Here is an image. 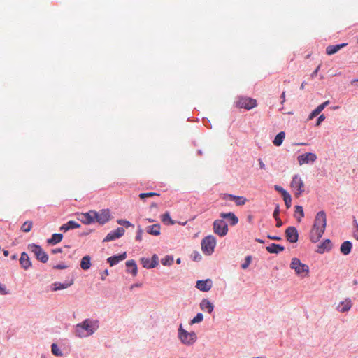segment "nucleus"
Returning a JSON list of instances; mask_svg holds the SVG:
<instances>
[{"label": "nucleus", "mask_w": 358, "mask_h": 358, "mask_svg": "<svg viewBox=\"0 0 358 358\" xmlns=\"http://www.w3.org/2000/svg\"><path fill=\"white\" fill-rule=\"evenodd\" d=\"M143 233V230L142 229V228L140 226H138L137 232H136V236L135 237V239L136 241H141L142 240Z\"/></svg>", "instance_id": "46"}, {"label": "nucleus", "mask_w": 358, "mask_h": 358, "mask_svg": "<svg viewBox=\"0 0 358 358\" xmlns=\"http://www.w3.org/2000/svg\"><path fill=\"white\" fill-rule=\"evenodd\" d=\"M317 159V156L313 152H306L297 157L298 162L300 165L303 164L313 163Z\"/></svg>", "instance_id": "13"}, {"label": "nucleus", "mask_w": 358, "mask_h": 358, "mask_svg": "<svg viewBox=\"0 0 358 358\" xmlns=\"http://www.w3.org/2000/svg\"><path fill=\"white\" fill-rule=\"evenodd\" d=\"M285 237L287 241L294 243L298 241L299 233L295 227H288L285 230Z\"/></svg>", "instance_id": "11"}, {"label": "nucleus", "mask_w": 358, "mask_h": 358, "mask_svg": "<svg viewBox=\"0 0 358 358\" xmlns=\"http://www.w3.org/2000/svg\"><path fill=\"white\" fill-rule=\"evenodd\" d=\"M267 237L271 239V240H273V241H281L282 240V238L280 236H271V235H268Z\"/></svg>", "instance_id": "52"}, {"label": "nucleus", "mask_w": 358, "mask_h": 358, "mask_svg": "<svg viewBox=\"0 0 358 358\" xmlns=\"http://www.w3.org/2000/svg\"><path fill=\"white\" fill-rule=\"evenodd\" d=\"M283 200L285 201V206L287 208H289L292 203V197L291 195L287 192V194H285L283 196Z\"/></svg>", "instance_id": "40"}, {"label": "nucleus", "mask_w": 358, "mask_h": 358, "mask_svg": "<svg viewBox=\"0 0 358 358\" xmlns=\"http://www.w3.org/2000/svg\"><path fill=\"white\" fill-rule=\"evenodd\" d=\"M215 245L216 239L212 235L206 236L201 241L202 251L207 255H210L214 252Z\"/></svg>", "instance_id": "5"}, {"label": "nucleus", "mask_w": 358, "mask_h": 358, "mask_svg": "<svg viewBox=\"0 0 358 358\" xmlns=\"http://www.w3.org/2000/svg\"><path fill=\"white\" fill-rule=\"evenodd\" d=\"M213 229V232L220 237L226 236L229 231L227 222L222 218L214 220Z\"/></svg>", "instance_id": "6"}, {"label": "nucleus", "mask_w": 358, "mask_h": 358, "mask_svg": "<svg viewBox=\"0 0 358 358\" xmlns=\"http://www.w3.org/2000/svg\"><path fill=\"white\" fill-rule=\"evenodd\" d=\"M257 106V101L252 98L241 97L236 103V106L240 108H244L248 110L255 108Z\"/></svg>", "instance_id": "10"}, {"label": "nucleus", "mask_w": 358, "mask_h": 358, "mask_svg": "<svg viewBox=\"0 0 358 358\" xmlns=\"http://www.w3.org/2000/svg\"><path fill=\"white\" fill-rule=\"evenodd\" d=\"M99 328V322L90 318L75 326V335L78 338H86L92 335Z\"/></svg>", "instance_id": "1"}, {"label": "nucleus", "mask_w": 358, "mask_h": 358, "mask_svg": "<svg viewBox=\"0 0 358 358\" xmlns=\"http://www.w3.org/2000/svg\"><path fill=\"white\" fill-rule=\"evenodd\" d=\"M274 189L277 192H280L282 194V196H283L285 194L287 193V192L285 189H284L282 187H280L279 185H275Z\"/></svg>", "instance_id": "48"}, {"label": "nucleus", "mask_w": 358, "mask_h": 358, "mask_svg": "<svg viewBox=\"0 0 358 358\" xmlns=\"http://www.w3.org/2000/svg\"><path fill=\"white\" fill-rule=\"evenodd\" d=\"M28 249L36 256L38 260L43 263L48 262V256L41 246L36 244H30L28 246Z\"/></svg>", "instance_id": "7"}, {"label": "nucleus", "mask_w": 358, "mask_h": 358, "mask_svg": "<svg viewBox=\"0 0 358 358\" xmlns=\"http://www.w3.org/2000/svg\"><path fill=\"white\" fill-rule=\"evenodd\" d=\"M141 263L144 268H153L156 267L159 264L158 256L155 254L152 256L151 259L146 257H142L141 259Z\"/></svg>", "instance_id": "12"}, {"label": "nucleus", "mask_w": 358, "mask_h": 358, "mask_svg": "<svg viewBox=\"0 0 358 358\" xmlns=\"http://www.w3.org/2000/svg\"><path fill=\"white\" fill-rule=\"evenodd\" d=\"M55 268H57V269H64L66 268V266L65 265H61V264H58L55 266H54Z\"/></svg>", "instance_id": "59"}, {"label": "nucleus", "mask_w": 358, "mask_h": 358, "mask_svg": "<svg viewBox=\"0 0 358 358\" xmlns=\"http://www.w3.org/2000/svg\"><path fill=\"white\" fill-rule=\"evenodd\" d=\"M329 101H326L322 104L319 105L315 110H313L309 115V120L313 119L317 116L324 108L329 104Z\"/></svg>", "instance_id": "23"}, {"label": "nucleus", "mask_w": 358, "mask_h": 358, "mask_svg": "<svg viewBox=\"0 0 358 358\" xmlns=\"http://www.w3.org/2000/svg\"><path fill=\"white\" fill-rule=\"evenodd\" d=\"M142 285L141 283H135V284H133L132 285H131L130 287V289H133L134 287H141Z\"/></svg>", "instance_id": "61"}, {"label": "nucleus", "mask_w": 358, "mask_h": 358, "mask_svg": "<svg viewBox=\"0 0 358 358\" xmlns=\"http://www.w3.org/2000/svg\"><path fill=\"white\" fill-rule=\"evenodd\" d=\"M87 215L92 218H94V221L99 224H103L107 222L110 219V211L108 209H103L99 212L95 210H90L87 212Z\"/></svg>", "instance_id": "4"}, {"label": "nucleus", "mask_w": 358, "mask_h": 358, "mask_svg": "<svg viewBox=\"0 0 358 358\" xmlns=\"http://www.w3.org/2000/svg\"><path fill=\"white\" fill-rule=\"evenodd\" d=\"M213 287V281L210 279L197 280L196 287L201 292H208Z\"/></svg>", "instance_id": "14"}, {"label": "nucleus", "mask_w": 358, "mask_h": 358, "mask_svg": "<svg viewBox=\"0 0 358 358\" xmlns=\"http://www.w3.org/2000/svg\"><path fill=\"white\" fill-rule=\"evenodd\" d=\"M324 120H325L324 115H323V114L320 115L317 120L316 126H319L322 123V122L324 121Z\"/></svg>", "instance_id": "50"}, {"label": "nucleus", "mask_w": 358, "mask_h": 358, "mask_svg": "<svg viewBox=\"0 0 358 358\" xmlns=\"http://www.w3.org/2000/svg\"><path fill=\"white\" fill-rule=\"evenodd\" d=\"M353 237L358 241V229L354 231Z\"/></svg>", "instance_id": "62"}, {"label": "nucleus", "mask_w": 358, "mask_h": 358, "mask_svg": "<svg viewBox=\"0 0 358 358\" xmlns=\"http://www.w3.org/2000/svg\"><path fill=\"white\" fill-rule=\"evenodd\" d=\"M275 220H276V227L278 228H280L282 226L283 224V222H282V220L280 219V217L278 218H275Z\"/></svg>", "instance_id": "53"}, {"label": "nucleus", "mask_w": 358, "mask_h": 358, "mask_svg": "<svg viewBox=\"0 0 358 358\" xmlns=\"http://www.w3.org/2000/svg\"><path fill=\"white\" fill-rule=\"evenodd\" d=\"M112 241V234L109 233L106 236V237L104 238V241Z\"/></svg>", "instance_id": "58"}, {"label": "nucleus", "mask_w": 358, "mask_h": 358, "mask_svg": "<svg viewBox=\"0 0 358 358\" xmlns=\"http://www.w3.org/2000/svg\"><path fill=\"white\" fill-rule=\"evenodd\" d=\"M108 270H105L103 273H101V279L104 280L106 276L108 275Z\"/></svg>", "instance_id": "56"}, {"label": "nucleus", "mask_w": 358, "mask_h": 358, "mask_svg": "<svg viewBox=\"0 0 358 358\" xmlns=\"http://www.w3.org/2000/svg\"><path fill=\"white\" fill-rule=\"evenodd\" d=\"M162 221L166 225H172L174 224V221L171 219L168 212H166L162 215Z\"/></svg>", "instance_id": "32"}, {"label": "nucleus", "mask_w": 358, "mask_h": 358, "mask_svg": "<svg viewBox=\"0 0 358 358\" xmlns=\"http://www.w3.org/2000/svg\"><path fill=\"white\" fill-rule=\"evenodd\" d=\"M178 337L180 342L185 345H192L197 340V336L194 331L189 332L183 329L180 324L178 329Z\"/></svg>", "instance_id": "2"}, {"label": "nucleus", "mask_w": 358, "mask_h": 358, "mask_svg": "<svg viewBox=\"0 0 358 358\" xmlns=\"http://www.w3.org/2000/svg\"><path fill=\"white\" fill-rule=\"evenodd\" d=\"M327 226V216L324 211H319L315 218L314 224L312 229L318 231V236L315 237V241L318 237H322Z\"/></svg>", "instance_id": "3"}, {"label": "nucleus", "mask_w": 358, "mask_h": 358, "mask_svg": "<svg viewBox=\"0 0 358 358\" xmlns=\"http://www.w3.org/2000/svg\"><path fill=\"white\" fill-rule=\"evenodd\" d=\"M279 214H280L279 205H276V206L275 208V210L273 211V217L274 218H278L279 217Z\"/></svg>", "instance_id": "49"}, {"label": "nucleus", "mask_w": 358, "mask_h": 358, "mask_svg": "<svg viewBox=\"0 0 358 358\" xmlns=\"http://www.w3.org/2000/svg\"><path fill=\"white\" fill-rule=\"evenodd\" d=\"M258 162H259V165L260 169H266V166H265L264 163L263 162V161L261 159H258Z\"/></svg>", "instance_id": "54"}, {"label": "nucleus", "mask_w": 358, "mask_h": 358, "mask_svg": "<svg viewBox=\"0 0 358 358\" xmlns=\"http://www.w3.org/2000/svg\"><path fill=\"white\" fill-rule=\"evenodd\" d=\"M285 138V133L284 131L279 132L273 141V143L275 146H280Z\"/></svg>", "instance_id": "29"}, {"label": "nucleus", "mask_w": 358, "mask_h": 358, "mask_svg": "<svg viewBox=\"0 0 358 358\" xmlns=\"http://www.w3.org/2000/svg\"><path fill=\"white\" fill-rule=\"evenodd\" d=\"M158 196L159 194L155 192H147V193H141L139 194V197L141 199H144L148 197H152L153 196Z\"/></svg>", "instance_id": "45"}, {"label": "nucleus", "mask_w": 358, "mask_h": 358, "mask_svg": "<svg viewBox=\"0 0 358 358\" xmlns=\"http://www.w3.org/2000/svg\"><path fill=\"white\" fill-rule=\"evenodd\" d=\"M352 224L355 229H358V222L355 217H353Z\"/></svg>", "instance_id": "57"}, {"label": "nucleus", "mask_w": 358, "mask_h": 358, "mask_svg": "<svg viewBox=\"0 0 358 358\" xmlns=\"http://www.w3.org/2000/svg\"><path fill=\"white\" fill-rule=\"evenodd\" d=\"M320 65H319L315 69V71L311 73V77L312 78H314L317 76V72L318 71L320 70Z\"/></svg>", "instance_id": "55"}, {"label": "nucleus", "mask_w": 358, "mask_h": 358, "mask_svg": "<svg viewBox=\"0 0 358 358\" xmlns=\"http://www.w3.org/2000/svg\"><path fill=\"white\" fill-rule=\"evenodd\" d=\"M220 217L223 220H227L231 226H235L238 222V217L232 212L221 213Z\"/></svg>", "instance_id": "15"}, {"label": "nucleus", "mask_w": 358, "mask_h": 358, "mask_svg": "<svg viewBox=\"0 0 358 358\" xmlns=\"http://www.w3.org/2000/svg\"><path fill=\"white\" fill-rule=\"evenodd\" d=\"M124 228L122 227H117L115 230L113 231V240L122 237L124 234Z\"/></svg>", "instance_id": "34"}, {"label": "nucleus", "mask_w": 358, "mask_h": 358, "mask_svg": "<svg viewBox=\"0 0 358 358\" xmlns=\"http://www.w3.org/2000/svg\"><path fill=\"white\" fill-rule=\"evenodd\" d=\"M91 266V258L87 255L82 258L80 262V267L83 270H88Z\"/></svg>", "instance_id": "30"}, {"label": "nucleus", "mask_w": 358, "mask_h": 358, "mask_svg": "<svg viewBox=\"0 0 358 358\" xmlns=\"http://www.w3.org/2000/svg\"><path fill=\"white\" fill-rule=\"evenodd\" d=\"M51 350H52V354L56 356H62V352L58 348L57 345L55 343L52 344Z\"/></svg>", "instance_id": "42"}, {"label": "nucleus", "mask_w": 358, "mask_h": 358, "mask_svg": "<svg viewBox=\"0 0 358 358\" xmlns=\"http://www.w3.org/2000/svg\"><path fill=\"white\" fill-rule=\"evenodd\" d=\"M33 222L31 221H26L21 227V230L24 232H29L32 228Z\"/></svg>", "instance_id": "36"}, {"label": "nucleus", "mask_w": 358, "mask_h": 358, "mask_svg": "<svg viewBox=\"0 0 358 358\" xmlns=\"http://www.w3.org/2000/svg\"><path fill=\"white\" fill-rule=\"evenodd\" d=\"M352 244L349 241H344L340 248L341 252L344 255H348L351 252Z\"/></svg>", "instance_id": "25"}, {"label": "nucleus", "mask_w": 358, "mask_h": 358, "mask_svg": "<svg viewBox=\"0 0 358 358\" xmlns=\"http://www.w3.org/2000/svg\"><path fill=\"white\" fill-rule=\"evenodd\" d=\"M281 98L282 99V103H283L285 101V92H283L281 94Z\"/></svg>", "instance_id": "63"}, {"label": "nucleus", "mask_w": 358, "mask_h": 358, "mask_svg": "<svg viewBox=\"0 0 358 358\" xmlns=\"http://www.w3.org/2000/svg\"><path fill=\"white\" fill-rule=\"evenodd\" d=\"M63 235L62 234H54L52 237L48 240V243L51 245H55L62 240Z\"/></svg>", "instance_id": "31"}, {"label": "nucleus", "mask_w": 358, "mask_h": 358, "mask_svg": "<svg viewBox=\"0 0 358 358\" xmlns=\"http://www.w3.org/2000/svg\"><path fill=\"white\" fill-rule=\"evenodd\" d=\"M117 222L123 228H128L129 227H134V224H132L130 222L125 220L119 219L117 220Z\"/></svg>", "instance_id": "41"}, {"label": "nucleus", "mask_w": 358, "mask_h": 358, "mask_svg": "<svg viewBox=\"0 0 358 358\" xmlns=\"http://www.w3.org/2000/svg\"><path fill=\"white\" fill-rule=\"evenodd\" d=\"M291 187L294 190L296 196H300L304 192V183L299 175H294L291 182Z\"/></svg>", "instance_id": "9"}, {"label": "nucleus", "mask_w": 358, "mask_h": 358, "mask_svg": "<svg viewBox=\"0 0 358 358\" xmlns=\"http://www.w3.org/2000/svg\"><path fill=\"white\" fill-rule=\"evenodd\" d=\"M203 320V315L201 313H198L196 315L190 320L189 324L193 325L194 324L200 323Z\"/></svg>", "instance_id": "35"}, {"label": "nucleus", "mask_w": 358, "mask_h": 358, "mask_svg": "<svg viewBox=\"0 0 358 358\" xmlns=\"http://www.w3.org/2000/svg\"><path fill=\"white\" fill-rule=\"evenodd\" d=\"M222 199H229L230 201H235V203L237 206L245 205V203L247 202L246 198H245L243 196H236V195L229 194H224L222 196Z\"/></svg>", "instance_id": "16"}, {"label": "nucleus", "mask_w": 358, "mask_h": 358, "mask_svg": "<svg viewBox=\"0 0 358 358\" xmlns=\"http://www.w3.org/2000/svg\"><path fill=\"white\" fill-rule=\"evenodd\" d=\"M127 267V272L131 273L133 276H136L138 273V267L136 262L134 259H130L125 263Z\"/></svg>", "instance_id": "18"}, {"label": "nucleus", "mask_w": 358, "mask_h": 358, "mask_svg": "<svg viewBox=\"0 0 358 358\" xmlns=\"http://www.w3.org/2000/svg\"><path fill=\"white\" fill-rule=\"evenodd\" d=\"M192 257L194 260L195 261H199V260H201V255H200V253L197 251H194L192 255Z\"/></svg>", "instance_id": "47"}, {"label": "nucleus", "mask_w": 358, "mask_h": 358, "mask_svg": "<svg viewBox=\"0 0 358 358\" xmlns=\"http://www.w3.org/2000/svg\"><path fill=\"white\" fill-rule=\"evenodd\" d=\"M107 262L110 264V265L112 266V262H113V259H112V257H110L107 259Z\"/></svg>", "instance_id": "64"}, {"label": "nucleus", "mask_w": 358, "mask_h": 358, "mask_svg": "<svg viewBox=\"0 0 358 358\" xmlns=\"http://www.w3.org/2000/svg\"><path fill=\"white\" fill-rule=\"evenodd\" d=\"M266 249L269 253L278 254L280 252L284 251L285 248L281 245L277 243H271L268 246H266Z\"/></svg>", "instance_id": "22"}, {"label": "nucleus", "mask_w": 358, "mask_h": 358, "mask_svg": "<svg viewBox=\"0 0 358 358\" xmlns=\"http://www.w3.org/2000/svg\"><path fill=\"white\" fill-rule=\"evenodd\" d=\"M346 45H347V43H341V44L334 45H329L326 48V53L329 55H331L333 54L336 53L342 48H343Z\"/></svg>", "instance_id": "24"}, {"label": "nucleus", "mask_w": 358, "mask_h": 358, "mask_svg": "<svg viewBox=\"0 0 358 358\" xmlns=\"http://www.w3.org/2000/svg\"><path fill=\"white\" fill-rule=\"evenodd\" d=\"M20 264L21 266L25 270H27L31 266L30 259L28 255L24 252L21 254V257L20 258Z\"/></svg>", "instance_id": "19"}, {"label": "nucleus", "mask_w": 358, "mask_h": 358, "mask_svg": "<svg viewBox=\"0 0 358 358\" xmlns=\"http://www.w3.org/2000/svg\"><path fill=\"white\" fill-rule=\"evenodd\" d=\"M173 261L172 255H166L161 259V263L164 266H171L173 264Z\"/></svg>", "instance_id": "33"}, {"label": "nucleus", "mask_w": 358, "mask_h": 358, "mask_svg": "<svg viewBox=\"0 0 358 358\" xmlns=\"http://www.w3.org/2000/svg\"><path fill=\"white\" fill-rule=\"evenodd\" d=\"M201 310L211 313L214 310V305L208 299H203L199 304Z\"/></svg>", "instance_id": "17"}, {"label": "nucleus", "mask_w": 358, "mask_h": 358, "mask_svg": "<svg viewBox=\"0 0 358 358\" xmlns=\"http://www.w3.org/2000/svg\"><path fill=\"white\" fill-rule=\"evenodd\" d=\"M297 214L299 215V217L297 218V220L301 222V219L304 217L303 209L301 206H295V215L296 216Z\"/></svg>", "instance_id": "39"}, {"label": "nucleus", "mask_w": 358, "mask_h": 358, "mask_svg": "<svg viewBox=\"0 0 358 358\" xmlns=\"http://www.w3.org/2000/svg\"><path fill=\"white\" fill-rule=\"evenodd\" d=\"M318 231H316L315 230V229H312L311 231H310V240L312 243H317L320 241V239L322 238V237H318V238L317 239V241H315V237H317L318 236Z\"/></svg>", "instance_id": "38"}, {"label": "nucleus", "mask_w": 358, "mask_h": 358, "mask_svg": "<svg viewBox=\"0 0 358 358\" xmlns=\"http://www.w3.org/2000/svg\"><path fill=\"white\" fill-rule=\"evenodd\" d=\"M126 257H127L126 252H124L120 255H113V265L118 264L120 262V261L124 259Z\"/></svg>", "instance_id": "37"}, {"label": "nucleus", "mask_w": 358, "mask_h": 358, "mask_svg": "<svg viewBox=\"0 0 358 358\" xmlns=\"http://www.w3.org/2000/svg\"><path fill=\"white\" fill-rule=\"evenodd\" d=\"M290 268L294 270L297 275H301L303 273L308 274L309 273L308 266L301 263L300 259L296 257L292 259Z\"/></svg>", "instance_id": "8"}, {"label": "nucleus", "mask_w": 358, "mask_h": 358, "mask_svg": "<svg viewBox=\"0 0 358 358\" xmlns=\"http://www.w3.org/2000/svg\"><path fill=\"white\" fill-rule=\"evenodd\" d=\"M73 281L71 280L69 282L66 283H61L59 282H56L54 284H52V290L53 291H57L66 289L69 287H70L73 284Z\"/></svg>", "instance_id": "28"}, {"label": "nucleus", "mask_w": 358, "mask_h": 358, "mask_svg": "<svg viewBox=\"0 0 358 358\" xmlns=\"http://www.w3.org/2000/svg\"><path fill=\"white\" fill-rule=\"evenodd\" d=\"M0 294H3V295H5V294H8V292L6 290V287L3 285H2V284H0Z\"/></svg>", "instance_id": "51"}, {"label": "nucleus", "mask_w": 358, "mask_h": 358, "mask_svg": "<svg viewBox=\"0 0 358 358\" xmlns=\"http://www.w3.org/2000/svg\"><path fill=\"white\" fill-rule=\"evenodd\" d=\"M252 257L250 255L246 256L245 259V262L241 264V268L243 269H246L251 263Z\"/></svg>", "instance_id": "44"}, {"label": "nucleus", "mask_w": 358, "mask_h": 358, "mask_svg": "<svg viewBox=\"0 0 358 358\" xmlns=\"http://www.w3.org/2000/svg\"><path fill=\"white\" fill-rule=\"evenodd\" d=\"M62 252V249H61V248H56V249H53V250H52V252L53 254L60 253V252Z\"/></svg>", "instance_id": "60"}, {"label": "nucleus", "mask_w": 358, "mask_h": 358, "mask_svg": "<svg viewBox=\"0 0 358 358\" xmlns=\"http://www.w3.org/2000/svg\"><path fill=\"white\" fill-rule=\"evenodd\" d=\"M352 307V302L350 299H346L345 301H341L337 306V310L341 313L348 312Z\"/></svg>", "instance_id": "20"}, {"label": "nucleus", "mask_w": 358, "mask_h": 358, "mask_svg": "<svg viewBox=\"0 0 358 358\" xmlns=\"http://www.w3.org/2000/svg\"><path fill=\"white\" fill-rule=\"evenodd\" d=\"M332 248L331 241L329 239H325L319 246L317 250V252L322 254L325 251L331 250Z\"/></svg>", "instance_id": "21"}, {"label": "nucleus", "mask_w": 358, "mask_h": 358, "mask_svg": "<svg viewBox=\"0 0 358 358\" xmlns=\"http://www.w3.org/2000/svg\"><path fill=\"white\" fill-rule=\"evenodd\" d=\"M145 231L149 234L153 236H159L160 234V224H155L150 226H148L145 228Z\"/></svg>", "instance_id": "26"}, {"label": "nucleus", "mask_w": 358, "mask_h": 358, "mask_svg": "<svg viewBox=\"0 0 358 358\" xmlns=\"http://www.w3.org/2000/svg\"><path fill=\"white\" fill-rule=\"evenodd\" d=\"M80 226V224H78V222L71 220V221H69L68 222H66V224H62L60 227V230L66 231L69 229L79 228Z\"/></svg>", "instance_id": "27"}, {"label": "nucleus", "mask_w": 358, "mask_h": 358, "mask_svg": "<svg viewBox=\"0 0 358 358\" xmlns=\"http://www.w3.org/2000/svg\"><path fill=\"white\" fill-rule=\"evenodd\" d=\"M82 218H83V220H82L83 222H84L85 224H90L92 222H95L94 218V217L90 218L87 215V213L83 214Z\"/></svg>", "instance_id": "43"}]
</instances>
